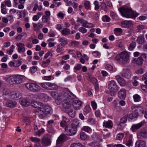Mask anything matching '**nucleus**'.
Masks as SVG:
<instances>
[{
  "label": "nucleus",
  "instance_id": "f704fd0d",
  "mask_svg": "<svg viewBox=\"0 0 147 147\" xmlns=\"http://www.w3.org/2000/svg\"><path fill=\"white\" fill-rule=\"evenodd\" d=\"M114 31L115 34L117 35L121 34L123 32L122 29L120 28H115Z\"/></svg>",
  "mask_w": 147,
  "mask_h": 147
},
{
  "label": "nucleus",
  "instance_id": "052dcab7",
  "mask_svg": "<svg viewBox=\"0 0 147 147\" xmlns=\"http://www.w3.org/2000/svg\"><path fill=\"white\" fill-rule=\"evenodd\" d=\"M89 145L92 147H99L100 145L98 143L92 142L89 144Z\"/></svg>",
  "mask_w": 147,
  "mask_h": 147
},
{
  "label": "nucleus",
  "instance_id": "7c9ffc66",
  "mask_svg": "<svg viewBox=\"0 0 147 147\" xmlns=\"http://www.w3.org/2000/svg\"><path fill=\"white\" fill-rule=\"evenodd\" d=\"M144 40V36L142 35H140L138 37L136 40V42L138 43L142 44L143 43Z\"/></svg>",
  "mask_w": 147,
  "mask_h": 147
},
{
  "label": "nucleus",
  "instance_id": "ea45409f",
  "mask_svg": "<svg viewBox=\"0 0 147 147\" xmlns=\"http://www.w3.org/2000/svg\"><path fill=\"white\" fill-rule=\"evenodd\" d=\"M50 60L49 59H48L46 61H44L42 62V66L43 67H45L50 64Z\"/></svg>",
  "mask_w": 147,
  "mask_h": 147
},
{
  "label": "nucleus",
  "instance_id": "cd10ccee",
  "mask_svg": "<svg viewBox=\"0 0 147 147\" xmlns=\"http://www.w3.org/2000/svg\"><path fill=\"white\" fill-rule=\"evenodd\" d=\"M11 96L12 98L16 99L21 96V94L18 92L13 91L11 92Z\"/></svg>",
  "mask_w": 147,
  "mask_h": 147
},
{
  "label": "nucleus",
  "instance_id": "79ce46f5",
  "mask_svg": "<svg viewBox=\"0 0 147 147\" xmlns=\"http://www.w3.org/2000/svg\"><path fill=\"white\" fill-rule=\"evenodd\" d=\"M79 44V42L76 41L70 42L69 44V45L70 47L77 46Z\"/></svg>",
  "mask_w": 147,
  "mask_h": 147
},
{
  "label": "nucleus",
  "instance_id": "338daca9",
  "mask_svg": "<svg viewBox=\"0 0 147 147\" xmlns=\"http://www.w3.org/2000/svg\"><path fill=\"white\" fill-rule=\"evenodd\" d=\"M91 105L92 108L94 109H96L97 108V105L94 101L91 102Z\"/></svg>",
  "mask_w": 147,
  "mask_h": 147
},
{
  "label": "nucleus",
  "instance_id": "de8ad7c7",
  "mask_svg": "<svg viewBox=\"0 0 147 147\" xmlns=\"http://www.w3.org/2000/svg\"><path fill=\"white\" fill-rule=\"evenodd\" d=\"M82 65L80 64H78L74 67V72H76V71H79L82 68Z\"/></svg>",
  "mask_w": 147,
  "mask_h": 147
},
{
  "label": "nucleus",
  "instance_id": "8fccbe9b",
  "mask_svg": "<svg viewBox=\"0 0 147 147\" xmlns=\"http://www.w3.org/2000/svg\"><path fill=\"white\" fill-rule=\"evenodd\" d=\"M82 145L80 143H76L72 144L70 147H82Z\"/></svg>",
  "mask_w": 147,
  "mask_h": 147
},
{
  "label": "nucleus",
  "instance_id": "5701e85b",
  "mask_svg": "<svg viewBox=\"0 0 147 147\" xmlns=\"http://www.w3.org/2000/svg\"><path fill=\"white\" fill-rule=\"evenodd\" d=\"M131 109L133 111L138 113H139L140 114H142L144 111L143 108L140 106H133L131 107Z\"/></svg>",
  "mask_w": 147,
  "mask_h": 147
},
{
  "label": "nucleus",
  "instance_id": "e433bc0d",
  "mask_svg": "<svg viewBox=\"0 0 147 147\" xmlns=\"http://www.w3.org/2000/svg\"><path fill=\"white\" fill-rule=\"evenodd\" d=\"M79 122L78 120L77 119H75L73 121L72 123L71 124V125H73L75 126L76 128L79 125Z\"/></svg>",
  "mask_w": 147,
  "mask_h": 147
},
{
  "label": "nucleus",
  "instance_id": "603ef678",
  "mask_svg": "<svg viewBox=\"0 0 147 147\" xmlns=\"http://www.w3.org/2000/svg\"><path fill=\"white\" fill-rule=\"evenodd\" d=\"M102 20L105 22H109L111 20L110 17L107 16H103L102 18Z\"/></svg>",
  "mask_w": 147,
  "mask_h": 147
},
{
  "label": "nucleus",
  "instance_id": "a18cd8bd",
  "mask_svg": "<svg viewBox=\"0 0 147 147\" xmlns=\"http://www.w3.org/2000/svg\"><path fill=\"white\" fill-rule=\"evenodd\" d=\"M80 138L83 140H84L87 138V136L85 133L83 132H81L80 134Z\"/></svg>",
  "mask_w": 147,
  "mask_h": 147
},
{
  "label": "nucleus",
  "instance_id": "c85d7f7f",
  "mask_svg": "<svg viewBox=\"0 0 147 147\" xmlns=\"http://www.w3.org/2000/svg\"><path fill=\"white\" fill-rule=\"evenodd\" d=\"M59 41L61 42L60 44L62 45L63 47L67 45L68 42V41L67 40V39L64 37H61L59 39Z\"/></svg>",
  "mask_w": 147,
  "mask_h": 147
},
{
  "label": "nucleus",
  "instance_id": "680f3d73",
  "mask_svg": "<svg viewBox=\"0 0 147 147\" xmlns=\"http://www.w3.org/2000/svg\"><path fill=\"white\" fill-rule=\"evenodd\" d=\"M30 140L32 142H39L40 141L39 138L36 137H31L30 138Z\"/></svg>",
  "mask_w": 147,
  "mask_h": 147
},
{
  "label": "nucleus",
  "instance_id": "9d476101",
  "mask_svg": "<svg viewBox=\"0 0 147 147\" xmlns=\"http://www.w3.org/2000/svg\"><path fill=\"white\" fill-rule=\"evenodd\" d=\"M125 144L128 146H130L132 145L133 141V135L129 133H127L125 138Z\"/></svg>",
  "mask_w": 147,
  "mask_h": 147
},
{
  "label": "nucleus",
  "instance_id": "f8f14e48",
  "mask_svg": "<svg viewBox=\"0 0 147 147\" xmlns=\"http://www.w3.org/2000/svg\"><path fill=\"white\" fill-rule=\"evenodd\" d=\"M67 136L65 134H62L60 135L57 140V146L58 147H60V145L65 140Z\"/></svg>",
  "mask_w": 147,
  "mask_h": 147
},
{
  "label": "nucleus",
  "instance_id": "6e6552de",
  "mask_svg": "<svg viewBox=\"0 0 147 147\" xmlns=\"http://www.w3.org/2000/svg\"><path fill=\"white\" fill-rule=\"evenodd\" d=\"M51 137L48 134H45L43 137L41 143L44 146H47L50 145L51 144Z\"/></svg>",
  "mask_w": 147,
  "mask_h": 147
},
{
  "label": "nucleus",
  "instance_id": "f257e3e1",
  "mask_svg": "<svg viewBox=\"0 0 147 147\" xmlns=\"http://www.w3.org/2000/svg\"><path fill=\"white\" fill-rule=\"evenodd\" d=\"M121 15L127 18H133L136 17L139 13L132 11L129 5H125L119 9Z\"/></svg>",
  "mask_w": 147,
  "mask_h": 147
},
{
  "label": "nucleus",
  "instance_id": "774afa93",
  "mask_svg": "<svg viewBox=\"0 0 147 147\" xmlns=\"http://www.w3.org/2000/svg\"><path fill=\"white\" fill-rule=\"evenodd\" d=\"M25 50V48L24 47H19L18 49V52L20 53H21L24 52Z\"/></svg>",
  "mask_w": 147,
  "mask_h": 147
},
{
  "label": "nucleus",
  "instance_id": "3c124183",
  "mask_svg": "<svg viewBox=\"0 0 147 147\" xmlns=\"http://www.w3.org/2000/svg\"><path fill=\"white\" fill-rule=\"evenodd\" d=\"M82 130L86 132H88L91 130V128L89 127L84 126L81 129Z\"/></svg>",
  "mask_w": 147,
  "mask_h": 147
},
{
  "label": "nucleus",
  "instance_id": "4c0bfd02",
  "mask_svg": "<svg viewBox=\"0 0 147 147\" xmlns=\"http://www.w3.org/2000/svg\"><path fill=\"white\" fill-rule=\"evenodd\" d=\"M133 98L135 102H138L140 100V96L138 94H136L134 95L133 96Z\"/></svg>",
  "mask_w": 147,
  "mask_h": 147
},
{
  "label": "nucleus",
  "instance_id": "c9c22d12",
  "mask_svg": "<svg viewBox=\"0 0 147 147\" xmlns=\"http://www.w3.org/2000/svg\"><path fill=\"white\" fill-rule=\"evenodd\" d=\"M33 25L34 27V30L36 31L38 30L39 28H41L42 27V25L39 23H38L37 24L34 23Z\"/></svg>",
  "mask_w": 147,
  "mask_h": 147
},
{
  "label": "nucleus",
  "instance_id": "dca6fc26",
  "mask_svg": "<svg viewBox=\"0 0 147 147\" xmlns=\"http://www.w3.org/2000/svg\"><path fill=\"white\" fill-rule=\"evenodd\" d=\"M24 76L21 75H15V85H19L22 82Z\"/></svg>",
  "mask_w": 147,
  "mask_h": 147
},
{
  "label": "nucleus",
  "instance_id": "2eb2a0df",
  "mask_svg": "<svg viewBox=\"0 0 147 147\" xmlns=\"http://www.w3.org/2000/svg\"><path fill=\"white\" fill-rule=\"evenodd\" d=\"M4 79L8 83L11 85H15V75L6 77L4 78Z\"/></svg>",
  "mask_w": 147,
  "mask_h": 147
},
{
  "label": "nucleus",
  "instance_id": "aec40b11",
  "mask_svg": "<svg viewBox=\"0 0 147 147\" xmlns=\"http://www.w3.org/2000/svg\"><path fill=\"white\" fill-rule=\"evenodd\" d=\"M137 137L138 139H143L147 138V132L144 130L141 131L137 134Z\"/></svg>",
  "mask_w": 147,
  "mask_h": 147
},
{
  "label": "nucleus",
  "instance_id": "13d9d810",
  "mask_svg": "<svg viewBox=\"0 0 147 147\" xmlns=\"http://www.w3.org/2000/svg\"><path fill=\"white\" fill-rule=\"evenodd\" d=\"M144 28V26L142 25H140L138 26L137 27V30L138 32L142 31Z\"/></svg>",
  "mask_w": 147,
  "mask_h": 147
},
{
  "label": "nucleus",
  "instance_id": "39448f33",
  "mask_svg": "<svg viewBox=\"0 0 147 147\" xmlns=\"http://www.w3.org/2000/svg\"><path fill=\"white\" fill-rule=\"evenodd\" d=\"M62 97L63 100H66L69 102V100L76 98V96L69 90L67 89H64Z\"/></svg>",
  "mask_w": 147,
  "mask_h": 147
},
{
  "label": "nucleus",
  "instance_id": "7ed1b4c3",
  "mask_svg": "<svg viewBox=\"0 0 147 147\" xmlns=\"http://www.w3.org/2000/svg\"><path fill=\"white\" fill-rule=\"evenodd\" d=\"M25 87L28 90L33 92H38L41 89L40 87L37 84L32 82L26 83Z\"/></svg>",
  "mask_w": 147,
  "mask_h": 147
},
{
  "label": "nucleus",
  "instance_id": "58836bf2",
  "mask_svg": "<svg viewBox=\"0 0 147 147\" xmlns=\"http://www.w3.org/2000/svg\"><path fill=\"white\" fill-rule=\"evenodd\" d=\"M15 47L14 45H12L9 48V49L7 51V53L9 55H11L13 51V49L15 48Z\"/></svg>",
  "mask_w": 147,
  "mask_h": 147
},
{
  "label": "nucleus",
  "instance_id": "5fc2aeb1",
  "mask_svg": "<svg viewBox=\"0 0 147 147\" xmlns=\"http://www.w3.org/2000/svg\"><path fill=\"white\" fill-rule=\"evenodd\" d=\"M79 31L82 34H85L87 32V30L84 27H80L79 28Z\"/></svg>",
  "mask_w": 147,
  "mask_h": 147
},
{
  "label": "nucleus",
  "instance_id": "69168bd1",
  "mask_svg": "<svg viewBox=\"0 0 147 147\" xmlns=\"http://www.w3.org/2000/svg\"><path fill=\"white\" fill-rule=\"evenodd\" d=\"M124 134L123 133H119L117 136L116 138L118 140H121L123 137Z\"/></svg>",
  "mask_w": 147,
  "mask_h": 147
},
{
  "label": "nucleus",
  "instance_id": "49530a36",
  "mask_svg": "<svg viewBox=\"0 0 147 147\" xmlns=\"http://www.w3.org/2000/svg\"><path fill=\"white\" fill-rule=\"evenodd\" d=\"M143 61V59L141 58L140 56L138 58L137 60H136V64L141 65L142 64Z\"/></svg>",
  "mask_w": 147,
  "mask_h": 147
},
{
  "label": "nucleus",
  "instance_id": "0eeeda50",
  "mask_svg": "<svg viewBox=\"0 0 147 147\" xmlns=\"http://www.w3.org/2000/svg\"><path fill=\"white\" fill-rule=\"evenodd\" d=\"M65 131L66 134L67 136H72L76 134L77 129L75 126L70 125L65 127Z\"/></svg>",
  "mask_w": 147,
  "mask_h": 147
},
{
  "label": "nucleus",
  "instance_id": "f3484780",
  "mask_svg": "<svg viewBox=\"0 0 147 147\" xmlns=\"http://www.w3.org/2000/svg\"><path fill=\"white\" fill-rule=\"evenodd\" d=\"M146 123L145 121L144 120L136 124L133 125L131 128V131L133 132L135 131L136 130L141 127L143 125Z\"/></svg>",
  "mask_w": 147,
  "mask_h": 147
},
{
  "label": "nucleus",
  "instance_id": "9b49d317",
  "mask_svg": "<svg viewBox=\"0 0 147 147\" xmlns=\"http://www.w3.org/2000/svg\"><path fill=\"white\" fill-rule=\"evenodd\" d=\"M72 105L74 109L78 110L80 109L82 106V103L79 100H75L73 101Z\"/></svg>",
  "mask_w": 147,
  "mask_h": 147
},
{
  "label": "nucleus",
  "instance_id": "bf43d9fd",
  "mask_svg": "<svg viewBox=\"0 0 147 147\" xmlns=\"http://www.w3.org/2000/svg\"><path fill=\"white\" fill-rule=\"evenodd\" d=\"M94 3L95 6L94 8L95 10H97L100 7L98 2L97 1H94Z\"/></svg>",
  "mask_w": 147,
  "mask_h": 147
},
{
  "label": "nucleus",
  "instance_id": "4d7b16f0",
  "mask_svg": "<svg viewBox=\"0 0 147 147\" xmlns=\"http://www.w3.org/2000/svg\"><path fill=\"white\" fill-rule=\"evenodd\" d=\"M91 108L88 105H86L84 109V112L86 113H88L91 111Z\"/></svg>",
  "mask_w": 147,
  "mask_h": 147
},
{
  "label": "nucleus",
  "instance_id": "c03bdc74",
  "mask_svg": "<svg viewBox=\"0 0 147 147\" xmlns=\"http://www.w3.org/2000/svg\"><path fill=\"white\" fill-rule=\"evenodd\" d=\"M45 132V129H44L42 128L38 131H36L35 132V134L38 136H40L41 134L44 133Z\"/></svg>",
  "mask_w": 147,
  "mask_h": 147
},
{
  "label": "nucleus",
  "instance_id": "e2e57ef3",
  "mask_svg": "<svg viewBox=\"0 0 147 147\" xmlns=\"http://www.w3.org/2000/svg\"><path fill=\"white\" fill-rule=\"evenodd\" d=\"M105 68L111 71H113V67L109 64H107L105 66Z\"/></svg>",
  "mask_w": 147,
  "mask_h": 147
},
{
  "label": "nucleus",
  "instance_id": "a211bd4d",
  "mask_svg": "<svg viewBox=\"0 0 147 147\" xmlns=\"http://www.w3.org/2000/svg\"><path fill=\"white\" fill-rule=\"evenodd\" d=\"M4 102L5 103L6 106L9 107H14L17 105L16 102L7 99H5Z\"/></svg>",
  "mask_w": 147,
  "mask_h": 147
},
{
  "label": "nucleus",
  "instance_id": "423d86ee",
  "mask_svg": "<svg viewBox=\"0 0 147 147\" xmlns=\"http://www.w3.org/2000/svg\"><path fill=\"white\" fill-rule=\"evenodd\" d=\"M120 59L119 61L123 64H125L127 63L129 59V56L127 52L126 51H123L119 54Z\"/></svg>",
  "mask_w": 147,
  "mask_h": 147
},
{
  "label": "nucleus",
  "instance_id": "4be33fe9",
  "mask_svg": "<svg viewBox=\"0 0 147 147\" xmlns=\"http://www.w3.org/2000/svg\"><path fill=\"white\" fill-rule=\"evenodd\" d=\"M115 79L121 86H124L126 85V82L119 75L115 76Z\"/></svg>",
  "mask_w": 147,
  "mask_h": 147
},
{
  "label": "nucleus",
  "instance_id": "b1692460",
  "mask_svg": "<svg viewBox=\"0 0 147 147\" xmlns=\"http://www.w3.org/2000/svg\"><path fill=\"white\" fill-rule=\"evenodd\" d=\"M118 97L120 99H123L126 96V92L125 90L121 89L119 91L118 93Z\"/></svg>",
  "mask_w": 147,
  "mask_h": 147
},
{
  "label": "nucleus",
  "instance_id": "6e6d98bb",
  "mask_svg": "<svg viewBox=\"0 0 147 147\" xmlns=\"http://www.w3.org/2000/svg\"><path fill=\"white\" fill-rule=\"evenodd\" d=\"M10 91L9 90L5 88L3 90V95H8L10 93Z\"/></svg>",
  "mask_w": 147,
  "mask_h": 147
},
{
  "label": "nucleus",
  "instance_id": "c756f323",
  "mask_svg": "<svg viewBox=\"0 0 147 147\" xmlns=\"http://www.w3.org/2000/svg\"><path fill=\"white\" fill-rule=\"evenodd\" d=\"M49 90H53L58 88L57 86L55 83L49 82Z\"/></svg>",
  "mask_w": 147,
  "mask_h": 147
},
{
  "label": "nucleus",
  "instance_id": "412c9836",
  "mask_svg": "<svg viewBox=\"0 0 147 147\" xmlns=\"http://www.w3.org/2000/svg\"><path fill=\"white\" fill-rule=\"evenodd\" d=\"M121 26L122 27L131 28L132 26V24L131 21H125L122 22L121 23Z\"/></svg>",
  "mask_w": 147,
  "mask_h": 147
},
{
  "label": "nucleus",
  "instance_id": "1a4fd4ad",
  "mask_svg": "<svg viewBox=\"0 0 147 147\" xmlns=\"http://www.w3.org/2000/svg\"><path fill=\"white\" fill-rule=\"evenodd\" d=\"M66 105L67 106H65V111L66 113L68 114L69 116L71 117H74L75 115V113L73 109L71 108L70 105L69 104L68 102L66 103Z\"/></svg>",
  "mask_w": 147,
  "mask_h": 147
},
{
  "label": "nucleus",
  "instance_id": "6ab92c4d",
  "mask_svg": "<svg viewBox=\"0 0 147 147\" xmlns=\"http://www.w3.org/2000/svg\"><path fill=\"white\" fill-rule=\"evenodd\" d=\"M131 71L127 69H125L123 70V71L121 73V75L126 78H129L131 76Z\"/></svg>",
  "mask_w": 147,
  "mask_h": 147
},
{
  "label": "nucleus",
  "instance_id": "bb28decb",
  "mask_svg": "<svg viewBox=\"0 0 147 147\" xmlns=\"http://www.w3.org/2000/svg\"><path fill=\"white\" fill-rule=\"evenodd\" d=\"M146 145L145 142L143 140H139L135 144L136 147H144Z\"/></svg>",
  "mask_w": 147,
  "mask_h": 147
},
{
  "label": "nucleus",
  "instance_id": "2f4dec72",
  "mask_svg": "<svg viewBox=\"0 0 147 147\" xmlns=\"http://www.w3.org/2000/svg\"><path fill=\"white\" fill-rule=\"evenodd\" d=\"M49 82H44L40 83V85L43 88L48 90Z\"/></svg>",
  "mask_w": 147,
  "mask_h": 147
},
{
  "label": "nucleus",
  "instance_id": "393cba45",
  "mask_svg": "<svg viewBox=\"0 0 147 147\" xmlns=\"http://www.w3.org/2000/svg\"><path fill=\"white\" fill-rule=\"evenodd\" d=\"M103 126L105 127L110 128L113 126V123L109 120L108 121H105L103 123Z\"/></svg>",
  "mask_w": 147,
  "mask_h": 147
},
{
  "label": "nucleus",
  "instance_id": "473e14b6",
  "mask_svg": "<svg viewBox=\"0 0 147 147\" xmlns=\"http://www.w3.org/2000/svg\"><path fill=\"white\" fill-rule=\"evenodd\" d=\"M61 32L63 35L66 36L69 34L70 30L69 29L65 28L62 30Z\"/></svg>",
  "mask_w": 147,
  "mask_h": 147
},
{
  "label": "nucleus",
  "instance_id": "864d4df0",
  "mask_svg": "<svg viewBox=\"0 0 147 147\" xmlns=\"http://www.w3.org/2000/svg\"><path fill=\"white\" fill-rule=\"evenodd\" d=\"M48 131L49 132L51 133L52 134H54L55 131L54 128L52 127H51V126H48Z\"/></svg>",
  "mask_w": 147,
  "mask_h": 147
},
{
  "label": "nucleus",
  "instance_id": "a19ab883",
  "mask_svg": "<svg viewBox=\"0 0 147 147\" xmlns=\"http://www.w3.org/2000/svg\"><path fill=\"white\" fill-rule=\"evenodd\" d=\"M128 117V115H125L120 120V122L122 123H126L127 121V119Z\"/></svg>",
  "mask_w": 147,
  "mask_h": 147
},
{
  "label": "nucleus",
  "instance_id": "72a5a7b5",
  "mask_svg": "<svg viewBox=\"0 0 147 147\" xmlns=\"http://www.w3.org/2000/svg\"><path fill=\"white\" fill-rule=\"evenodd\" d=\"M139 113H138L134 112L131 113L128 116L131 119L137 118L138 116Z\"/></svg>",
  "mask_w": 147,
  "mask_h": 147
},
{
  "label": "nucleus",
  "instance_id": "4468645a",
  "mask_svg": "<svg viewBox=\"0 0 147 147\" xmlns=\"http://www.w3.org/2000/svg\"><path fill=\"white\" fill-rule=\"evenodd\" d=\"M38 97L40 100L44 102H47L50 100V98L47 94L42 93L39 94Z\"/></svg>",
  "mask_w": 147,
  "mask_h": 147
},
{
  "label": "nucleus",
  "instance_id": "ddd939ff",
  "mask_svg": "<svg viewBox=\"0 0 147 147\" xmlns=\"http://www.w3.org/2000/svg\"><path fill=\"white\" fill-rule=\"evenodd\" d=\"M32 107L38 108V109H43V104L39 101H33L31 103Z\"/></svg>",
  "mask_w": 147,
  "mask_h": 147
},
{
  "label": "nucleus",
  "instance_id": "37998d69",
  "mask_svg": "<svg viewBox=\"0 0 147 147\" xmlns=\"http://www.w3.org/2000/svg\"><path fill=\"white\" fill-rule=\"evenodd\" d=\"M136 43L134 42H132L130 43L128 47V49L129 50H132L136 46Z\"/></svg>",
  "mask_w": 147,
  "mask_h": 147
},
{
  "label": "nucleus",
  "instance_id": "09e8293b",
  "mask_svg": "<svg viewBox=\"0 0 147 147\" xmlns=\"http://www.w3.org/2000/svg\"><path fill=\"white\" fill-rule=\"evenodd\" d=\"M84 6L86 9L88 10L91 9V7L90 5V2L89 1H86L85 2Z\"/></svg>",
  "mask_w": 147,
  "mask_h": 147
},
{
  "label": "nucleus",
  "instance_id": "f03ea898",
  "mask_svg": "<svg viewBox=\"0 0 147 147\" xmlns=\"http://www.w3.org/2000/svg\"><path fill=\"white\" fill-rule=\"evenodd\" d=\"M43 110L40 109H37V112L38 113L39 117L41 119H43L46 117L47 115L51 114L52 113L53 110L51 107L49 105H43Z\"/></svg>",
  "mask_w": 147,
  "mask_h": 147
},
{
  "label": "nucleus",
  "instance_id": "a878e982",
  "mask_svg": "<svg viewBox=\"0 0 147 147\" xmlns=\"http://www.w3.org/2000/svg\"><path fill=\"white\" fill-rule=\"evenodd\" d=\"M19 102L21 105L24 106H27L29 105L30 104L29 101L23 98H20Z\"/></svg>",
  "mask_w": 147,
  "mask_h": 147
},
{
  "label": "nucleus",
  "instance_id": "20e7f679",
  "mask_svg": "<svg viewBox=\"0 0 147 147\" xmlns=\"http://www.w3.org/2000/svg\"><path fill=\"white\" fill-rule=\"evenodd\" d=\"M108 86L111 92L110 95L112 96L115 95L119 88L116 82L113 80L109 82Z\"/></svg>",
  "mask_w": 147,
  "mask_h": 147
},
{
  "label": "nucleus",
  "instance_id": "0e129e2a",
  "mask_svg": "<svg viewBox=\"0 0 147 147\" xmlns=\"http://www.w3.org/2000/svg\"><path fill=\"white\" fill-rule=\"evenodd\" d=\"M61 97V98L59 97H57V99L55 100V102L58 105H59L62 102V96Z\"/></svg>",
  "mask_w": 147,
  "mask_h": 147
}]
</instances>
